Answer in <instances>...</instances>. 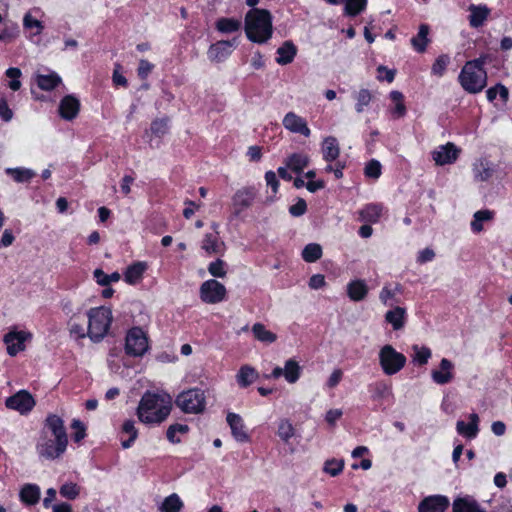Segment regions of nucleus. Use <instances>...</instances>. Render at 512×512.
Wrapping results in <instances>:
<instances>
[{
  "mask_svg": "<svg viewBox=\"0 0 512 512\" xmlns=\"http://www.w3.org/2000/svg\"><path fill=\"white\" fill-rule=\"evenodd\" d=\"M172 410V398L167 393L147 391L141 397L136 415L144 424H160L167 419Z\"/></svg>",
  "mask_w": 512,
  "mask_h": 512,
  "instance_id": "1",
  "label": "nucleus"
},
{
  "mask_svg": "<svg viewBox=\"0 0 512 512\" xmlns=\"http://www.w3.org/2000/svg\"><path fill=\"white\" fill-rule=\"evenodd\" d=\"M245 32L249 40L265 43L272 36V17L268 10L252 9L245 16Z\"/></svg>",
  "mask_w": 512,
  "mask_h": 512,
  "instance_id": "2",
  "label": "nucleus"
},
{
  "mask_svg": "<svg viewBox=\"0 0 512 512\" xmlns=\"http://www.w3.org/2000/svg\"><path fill=\"white\" fill-rule=\"evenodd\" d=\"M485 58L468 61L459 75L461 86L469 93H478L487 84V75L483 69Z\"/></svg>",
  "mask_w": 512,
  "mask_h": 512,
  "instance_id": "3",
  "label": "nucleus"
},
{
  "mask_svg": "<svg viewBox=\"0 0 512 512\" xmlns=\"http://www.w3.org/2000/svg\"><path fill=\"white\" fill-rule=\"evenodd\" d=\"M87 336L95 342L102 340L108 333L113 315L108 307H95L87 312Z\"/></svg>",
  "mask_w": 512,
  "mask_h": 512,
  "instance_id": "4",
  "label": "nucleus"
},
{
  "mask_svg": "<svg viewBox=\"0 0 512 512\" xmlns=\"http://www.w3.org/2000/svg\"><path fill=\"white\" fill-rule=\"evenodd\" d=\"M175 404L184 413H202L206 405L205 393L198 388L188 389L176 397Z\"/></svg>",
  "mask_w": 512,
  "mask_h": 512,
  "instance_id": "5",
  "label": "nucleus"
},
{
  "mask_svg": "<svg viewBox=\"0 0 512 512\" xmlns=\"http://www.w3.org/2000/svg\"><path fill=\"white\" fill-rule=\"evenodd\" d=\"M379 365L384 374L391 376L398 373L406 364L404 354L395 350L392 345H384L378 354Z\"/></svg>",
  "mask_w": 512,
  "mask_h": 512,
  "instance_id": "6",
  "label": "nucleus"
},
{
  "mask_svg": "<svg viewBox=\"0 0 512 512\" xmlns=\"http://www.w3.org/2000/svg\"><path fill=\"white\" fill-rule=\"evenodd\" d=\"M149 349V340L140 327L131 328L125 337V353L132 357H142Z\"/></svg>",
  "mask_w": 512,
  "mask_h": 512,
  "instance_id": "7",
  "label": "nucleus"
},
{
  "mask_svg": "<svg viewBox=\"0 0 512 512\" xmlns=\"http://www.w3.org/2000/svg\"><path fill=\"white\" fill-rule=\"evenodd\" d=\"M67 442L58 441L54 437L49 436L48 433H42L36 450L38 454L48 460H54L60 457L66 450Z\"/></svg>",
  "mask_w": 512,
  "mask_h": 512,
  "instance_id": "8",
  "label": "nucleus"
},
{
  "mask_svg": "<svg viewBox=\"0 0 512 512\" xmlns=\"http://www.w3.org/2000/svg\"><path fill=\"white\" fill-rule=\"evenodd\" d=\"M255 198L256 189L254 187L246 186L238 189L232 196V214L236 217L240 216L253 205Z\"/></svg>",
  "mask_w": 512,
  "mask_h": 512,
  "instance_id": "9",
  "label": "nucleus"
},
{
  "mask_svg": "<svg viewBox=\"0 0 512 512\" xmlns=\"http://www.w3.org/2000/svg\"><path fill=\"white\" fill-rule=\"evenodd\" d=\"M36 401L32 394L27 390H20L14 395L8 397L5 405L8 409L15 410L21 415L29 413L35 406Z\"/></svg>",
  "mask_w": 512,
  "mask_h": 512,
  "instance_id": "10",
  "label": "nucleus"
},
{
  "mask_svg": "<svg viewBox=\"0 0 512 512\" xmlns=\"http://www.w3.org/2000/svg\"><path fill=\"white\" fill-rule=\"evenodd\" d=\"M226 288L216 280H207L200 287V297L205 303L215 304L224 300Z\"/></svg>",
  "mask_w": 512,
  "mask_h": 512,
  "instance_id": "11",
  "label": "nucleus"
},
{
  "mask_svg": "<svg viewBox=\"0 0 512 512\" xmlns=\"http://www.w3.org/2000/svg\"><path fill=\"white\" fill-rule=\"evenodd\" d=\"M32 338V334L27 331L11 330L4 336V343L7 345V353L15 356L25 349V342Z\"/></svg>",
  "mask_w": 512,
  "mask_h": 512,
  "instance_id": "12",
  "label": "nucleus"
},
{
  "mask_svg": "<svg viewBox=\"0 0 512 512\" xmlns=\"http://www.w3.org/2000/svg\"><path fill=\"white\" fill-rule=\"evenodd\" d=\"M234 45L235 39L221 40L212 44L207 51L208 59L215 63L223 62L231 55Z\"/></svg>",
  "mask_w": 512,
  "mask_h": 512,
  "instance_id": "13",
  "label": "nucleus"
},
{
  "mask_svg": "<svg viewBox=\"0 0 512 512\" xmlns=\"http://www.w3.org/2000/svg\"><path fill=\"white\" fill-rule=\"evenodd\" d=\"M460 154L458 149L453 143L448 142L445 145L439 146L432 153L433 160L436 165H446L454 163Z\"/></svg>",
  "mask_w": 512,
  "mask_h": 512,
  "instance_id": "14",
  "label": "nucleus"
},
{
  "mask_svg": "<svg viewBox=\"0 0 512 512\" xmlns=\"http://www.w3.org/2000/svg\"><path fill=\"white\" fill-rule=\"evenodd\" d=\"M282 122L285 129L292 133H298L304 137H309L311 134L307 121L294 112H288Z\"/></svg>",
  "mask_w": 512,
  "mask_h": 512,
  "instance_id": "15",
  "label": "nucleus"
},
{
  "mask_svg": "<svg viewBox=\"0 0 512 512\" xmlns=\"http://www.w3.org/2000/svg\"><path fill=\"white\" fill-rule=\"evenodd\" d=\"M43 433H48L49 436L54 437L58 441L68 443V437L64 427V421L57 415H49L45 420Z\"/></svg>",
  "mask_w": 512,
  "mask_h": 512,
  "instance_id": "16",
  "label": "nucleus"
},
{
  "mask_svg": "<svg viewBox=\"0 0 512 512\" xmlns=\"http://www.w3.org/2000/svg\"><path fill=\"white\" fill-rule=\"evenodd\" d=\"M449 507V499L443 495H433L424 498L419 506V512H445Z\"/></svg>",
  "mask_w": 512,
  "mask_h": 512,
  "instance_id": "17",
  "label": "nucleus"
},
{
  "mask_svg": "<svg viewBox=\"0 0 512 512\" xmlns=\"http://www.w3.org/2000/svg\"><path fill=\"white\" fill-rule=\"evenodd\" d=\"M226 420L236 441L245 443L250 440V437L245 430L243 419L240 415L236 413H228Z\"/></svg>",
  "mask_w": 512,
  "mask_h": 512,
  "instance_id": "18",
  "label": "nucleus"
},
{
  "mask_svg": "<svg viewBox=\"0 0 512 512\" xmlns=\"http://www.w3.org/2000/svg\"><path fill=\"white\" fill-rule=\"evenodd\" d=\"M453 369V363L450 360L443 358L440 362L439 368L432 370L431 377L437 384L443 385L449 383L454 377Z\"/></svg>",
  "mask_w": 512,
  "mask_h": 512,
  "instance_id": "19",
  "label": "nucleus"
},
{
  "mask_svg": "<svg viewBox=\"0 0 512 512\" xmlns=\"http://www.w3.org/2000/svg\"><path fill=\"white\" fill-rule=\"evenodd\" d=\"M79 110V100L72 95H67L60 101L59 114L65 120L74 119L78 115Z\"/></svg>",
  "mask_w": 512,
  "mask_h": 512,
  "instance_id": "20",
  "label": "nucleus"
},
{
  "mask_svg": "<svg viewBox=\"0 0 512 512\" xmlns=\"http://www.w3.org/2000/svg\"><path fill=\"white\" fill-rule=\"evenodd\" d=\"M473 177L476 182L489 180L494 172L493 165L486 159H478L473 164Z\"/></svg>",
  "mask_w": 512,
  "mask_h": 512,
  "instance_id": "21",
  "label": "nucleus"
},
{
  "mask_svg": "<svg viewBox=\"0 0 512 512\" xmlns=\"http://www.w3.org/2000/svg\"><path fill=\"white\" fill-rule=\"evenodd\" d=\"M468 10L470 12L469 24L474 28L482 26L490 14V9L485 5L472 4Z\"/></svg>",
  "mask_w": 512,
  "mask_h": 512,
  "instance_id": "22",
  "label": "nucleus"
},
{
  "mask_svg": "<svg viewBox=\"0 0 512 512\" xmlns=\"http://www.w3.org/2000/svg\"><path fill=\"white\" fill-rule=\"evenodd\" d=\"M224 247V243L220 241L216 232L206 233L201 241V248L208 254L222 253Z\"/></svg>",
  "mask_w": 512,
  "mask_h": 512,
  "instance_id": "23",
  "label": "nucleus"
},
{
  "mask_svg": "<svg viewBox=\"0 0 512 512\" xmlns=\"http://www.w3.org/2000/svg\"><path fill=\"white\" fill-rule=\"evenodd\" d=\"M297 54V47L291 41H285L278 49H277V58L276 62L279 65H287L291 63Z\"/></svg>",
  "mask_w": 512,
  "mask_h": 512,
  "instance_id": "24",
  "label": "nucleus"
},
{
  "mask_svg": "<svg viewBox=\"0 0 512 512\" xmlns=\"http://www.w3.org/2000/svg\"><path fill=\"white\" fill-rule=\"evenodd\" d=\"M340 154L338 140L333 136L324 138L322 143V155L325 161L331 162L336 160Z\"/></svg>",
  "mask_w": 512,
  "mask_h": 512,
  "instance_id": "25",
  "label": "nucleus"
},
{
  "mask_svg": "<svg viewBox=\"0 0 512 512\" xmlns=\"http://www.w3.org/2000/svg\"><path fill=\"white\" fill-rule=\"evenodd\" d=\"M470 423L466 424L464 421H458L456 424V430L459 434L474 438L478 433L479 417L477 414L472 413L469 415Z\"/></svg>",
  "mask_w": 512,
  "mask_h": 512,
  "instance_id": "26",
  "label": "nucleus"
},
{
  "mask_svg": "<svg viewBox=\"0 0 512 512\" xmlns=\"http://www.w3.org/2000/svg\"><path fill=\"white\" fill-rule=\"evenodd\" d=\"M146 269V263L136 262L127 267L124 272V280L130 285H135L140 282Z\"/></svg>",
  "mask_w": 512,
  "mask_h": 512,
  "instance_id": "27",
  "label": "nucleus"
},
{
  "mask_svg": "<svg viewBox=\"0 0 512 512\" xmlns=\"http://www.w3.org/2000/svg\"><path fill=\"white\" fill-rule=\"evenodd\" d=\"M258 376V372L252 366L243 365L236 375V380L240 387L245 388L255 382Z\"/></svg>",
  "mask_w": 512,
  "mask_h": 512,
  "instance_id": "28",
  "label": "nucleus"
},
{
  "mask_svg": "<svg viewBox=\"0 0 512 512\" xmlns=\"http://www.w3.org/2000/svg\"><path fill=\"white\" fill-rule=\"evenodd\" d=\"M406 310L403 307H395L385 314V320L392 325L394 330H400L405 324Z\"/></svg>",
  "mask_w": 512,
  "mask_h": 512,
  "instance_id": "29",
  "label": "nucleus"
},
{
  "mask_svg": "<svg viewBox=\"0 0 512 512\" xmlns=\"http://www.w3.org/2000/svg\"><path fill=\"white\" fill-rule=\"evenodd\" d=\"M309 162L310 159L308 155L302 153H294L286 158L285 165L292 171L300 173L304 168L308 166Z\"/></svg>",
  "mask_w": 512,
  "mask_h": 512,
  "instance_id": "30",
  "label": "nucleus"
},
{
  "mask_svg": "<svg viewBox=\"0 0 512 512\" xmlns=\"http://www.w3.org/2000/svg\"><path fill=\"white\" fill-rule=\"evenodd\" d=\"M368 293V287L363 280H355L347 285V294L352 301L363 300Z\"/></svg>",
  "mask_w": 512,
  "mask_h": 512,
  "instance_id": "31",
  "label": "nucleus"
},
{
  "mask_svg": "<svg viewBox=\"0 0 512 512\" xmlns=\"http://www.w3.org/2000/svg\"><path fill=\"white\" fill-rule=\"evenodd\" d=\"M20 499L27 505H35L40 499V488L34 484H26L20 491Z\"/></svg>",
  "mask_w": 512,
  "mask_h": 512,
  "instance_id": "32",
  "label": "nucleus"
},
{
  "mask_svg": "<svg viewBox=\"0 0 512 512\" xmlns=\"http://www.w3.org/2000/svg\"><path fill=\"white\" fill-rule=\"evenodd\" d=\"M242 22L236 18H219L216 23V29L221 33H233L240 30Z\"/></svg>",
  "mask_w": 512,
  "mask_h": 512,
  "instance_id": "33",
  "label": "nucleus"
},
{
  "mask_svg": "<svg viewBox=\"0 0 512 512\" xmlns=\"http://www.w3.org/2000/svg\"><path fill=\"white\" fill-rule=\"evenodd\" d=\"M453 512H485L476 501L469 498H458L453 502Z\"/></svg>",
  "mask_w": 512,
  "mask_h": 512,
  "instance_id": "34",
  "label": "nucleus"
},
{
  "mask_svg": "<svg viewBox=\"0 0 512 512\" xmlns=\"http://www.w3.org/2000/svg\"><path fill=\"white\" fill-rule=\"evenodd\" d=\"M428 34H429V27L425 24H422L419 27L418 34L411 39V44L416 51L422 53L426 50V46L429 42Z\"/></svg>",
  "mask_w": 512,
  "mask_h": 512,
  "instance_id": "35",
  "label": "nucleus"
},
{
  "mask_svg": "<svg viewBox=\"0 0 512 512\" xmlns=\"http://www.w3.org/2000/svg\"><path fill=\"white\" fill-rule=\"evenodd\" d=\"M493 217L494 212L490 210H479L475 212L471 222V229L475 233L481 232L483 230V223L491 221Z\"/></svg>",
  "mask_w": 512,
  "mask_h": 512,
  "instance_id": "36",
  "label": "nucleus"
},
{
  "mask_svg": "<svg viewBox=\"0 0 512 512\" xmlns=\"http://www.w3.org/2000/svg\"><path fill=\"white\" fill-rule=\"evenodd\" d=\"M252 333L258 341L264 343H273L277 340V335L266 329L261 323H256L252 326Z\"/></svg>",
  "mask_w": 512,
  "mask_h": 512,
  "instance_id": "37",
  "label": "nucleus"
},
{
  "mask_svg": "<svg viewBox=\"0 0 512 512\" xmlns=\"http://www.w3.org/2000/svg\"><path fill=\"white\" fill-rule=\"evenodd\" d=\"M5 172L18 183L28 182L36 175L35 171L23 167L7 168Z\"/></svg>",
  "mask_w": 512,
  "mask_h": 512,
  "instance_id": "38",
  "label": "nucleus"
},
{
  "mask_svg": "<svg viewBox=\"0 0 512 512\" xmlns=\"http://www.w3.org/2000/svg\"><path fill=\"white\" fill-rule=\"evenodd\" d=\"M301 367L297 361L289 359L283 368L284 378L289 383H295L300 377Z\"/></svg>",
  "mask_w": 512,
  "mask_h": 512,
  "instance_id": "39",
  "label": "nucleus"
},
{
  "mask_svg": "<svg viewBox=\"0 0 512 512\" xmlns=\"http://www.w3.org/2000/svg\"><path fill=\"white\" fill-rule=\"evenodd\" d=\"M383 207L380 204L367 205L360 212L362 220L367 222H377L382 215Z\"/></svg>",
  "mask_w": 512,
  "mask_h": 512,
  "instance_id": "40",
  "label": "nucleus"
},
{
  "mask_svg": "<svg viewBox=\"0 0 512 512\" xmlns=\"http://www.w3.org/2000/svg\"><path fill=\"white\" fill-rule=\"evenodd\" d=\"M277 435L283 442L288 443L295 435V428L289 420L281 419L278 422Z\"/></svg>",
  "mask_w": 512,
  "mask_h": 512,
  "instance_id": "41",
  "label": "nucleus"
},
{
  "mask_svg": "<svg viewBox=\"0 0 512 512\" xmlns=\"http://www.w3.org/2000/svg\"><path fill=\"white\" fill-rule=\"evenodd\" d=\"M36 81L42 90L50 91L61 82V78L56 73H51L49 75H38Z\"/></svg>",
  "mask_w": 512,
  "mask_h": 512,
  "instance_id": "42",
  "label": "nucleus"
},
{
  "mask_svg": "<svg viewBox=\"0 0 512 512\" xmlns=\"http://www.w3.org/2000/svg\"><path fill=\"white\" fill-rule=\"evenodd\" d=\"M390 98L394 102V108L392 109V115L395 118H401L406 114V107L404 104V96L399 91H392Z\"/></svg>",
  "mask_w": 512,
  "mask_h": 512,
  "instance_id": "43",
  "label": "nucleus"
},
{
  "mask_svg": "<svg viewBox=\"0 0 512 512\" xmlns=\"http://www.w3.org/2000/svg\"><path fill=\"white\" fill-rule=\"evenodd\" d=\"M122 433L129 436L127 440L122 441L123 448L127 449L138 436V430L135 427V422L133 420H126L122 425Z\"/></svg>",
  "mask_w": 512,
  "mask_h": 512,
  "instance_id": "44",
  "label": "nucleus"
},
{
  "mask_svg": "<svg viewBox=\"0 0 512 512\" xmlns=\"http://www.w3.org/2000/svg\"><path fill=\"white\" fill-rule=\"evenodd\" d=\"M303 259L306 262H315L322 256V248L319 244L311 243L305 246V248L302 251Z\"/></svg>",
  "mask_w": 512,
  "mask_h": 512,
  "instance_id": "45",
  "label": "nucleus"
},
{
  "mask_svg": "<svg viewBox=\"0 0 512 512\" xmlns=\"http://www.w3.org/2000/svg\"><path fill=\"white\" fill-rule=\"evenodd\" d=\"M183 506V502L177 494H171L162 503L161 510L163 512H179Z\"/></svg>",
  "mask_w": 512,
  "mask_h": 512,
  "instance_id": "46",
  "label": "nucleus"
},
{
  "mask_svg": "<svg viewBox=\"0 0 512 512\" xmlns=\"http://www.w3.org/2000/svg\"><path fill=\"white\" fill-rule=\"evenodd\" d=\"M345 11L350 16H356L366 7L367 0H344Z\"/></svg>",
  "mask_w": 512,
  "mask_h": 512,
  "instance_id": "47",
  "label": "nucleus"
},
{
  "mask_svg": "<svg viewBox=\"0 0 512 512\" xmlns=\"http://www.w3.org/2000/svg\"><path fill=\"white\" fill-rule=\"evenodd\" d=\"M187 431V425L173 424L167 429V438L171 443H179L181 440L177 437V434H185Z\"/></svg>",
  "mask_w": 512,
  "mask_h": 512,
  "instance_id": "48",
  "label": "nucleus"
},
{
  "mask_svg": "<svg viewBox=\"0 0 512 512\" xmlns=\"http://www.w3.org/2000/svg\"><path fill=\"white\" fill-rule=\"evenodd\" d=\"M414 357L413 361L419 365H425L431 357V350L427 347L413 346Z\"/></svg>",
  "mask_w": 512,
  "mask_h": 512,
  "instance_id": "49",
  "label": "nucleus"
},
{
  "mask_svg": "<svg viewBox=\"0 0 512 512\" xmlns=\"http://www.w3.org/2000/svg\"><path fill=\"white\" fill-rule=\"evenodd\" d=\"M450 62V58L447 55H440L432 65V74L437 77L443 76L446 67Z\"/></svg>",
  "mask_w": 512,
  "mask_h": 512,
  "instance_id": "50",
  "label": "nucleus"
},
{
  "mask_svg": "<svg viewBox=\"0 0 512 512\" xmlns=\"http://www.w3.org/2000/svg\"><path fill=\"white\" fill-rule=\"evenodd\" d=\"M356 100V111L361 113L364 110V107L368 106L371 102L372 94L367 89H361L356 96Z\"/></svg>",
  "mask_w": 512,
  "mask_h": 512,
  "instance_id": "51",
  "label": "nucleus"
},
{
  "mask_svg": "<svg viewBox=\"0 0 512 512\" xmlns=\"http://www.w3.org/2000/svg\"><path fill=\"white\" fill-rule=\"evenodd\" d=\"M208 271L212 276L218 278H224L227 274L225 263L221 259L211 262L208 266Z\"/></svg>",
  "mask_w": 512,
  "mask_h": 512,
  "instance_id": "52",
  "label": "nucleus"
},
{
  "mask_svg": "<svg viewBox=\"0 0 512 512\" xmlns=\"http://www.w3.org/2000/svg\"><path fill=\"white\" fill-rule=\"evenodd\" d=\"M6 76L11 79L9 82V87L13 91H17L21 88V82L19 78L22 75V72L19 68H9L6 70Z\"/></svg>",
  "mask_w": 512,
  "mask_h": 512,
  "instance_id": "53",
  "label": "nucleus"
},
{
  "mask_svg": "<svg viewBox=\"0 0 512 512\" xmlns=\"http://www.w3.org/2000/svg\"><path fill=\"white\" fill-rule=\"evenodd\" d=\"M344 467V461L343 460H328L324 464V471L331 476H337Z\"/></svg>",
  "mask_w": 512,
  "mask_h": 512,
  "instance_id": "54",
  "label": "nucleus"
},
{
  "mask_svg": "<svg viewBox=\"0 0 512 512\" xmlns=\"http://www.w3.org/2000/svg\"><path fill=\"white\" fill-rule=\"evenodd\" d=\"M69 331L75 338H84L87 336V329L83 325L78 323L75 316L71 317L69 321Z\"/></svg>",
  "mask_w": 512,
  "mask_h": 512,
  "instance_id": "55",
  "label": "nucleus"
},
{
  "mask_svg": "<svg viewBox=\"0 0 512 512\" xmlns=\"http://www.w3.org/2000/svg\"><path fill=\"white\" fill-rule=\"evenodd\" d=\"M80 493V488L75 483H66L61 486L60 494L68 499H75Z\"/></svg>",
  "mask_w": 512,
  "mask_h": 512,
  "instance_id": "56",
  "label": "nucleus"
},
{
  "mask_svg": "<svg viewBox=\"0 0 512 512\" xmlns=\"http://www.w3.org/2000/svg\"><path fill=\"white\" fill-rule=\"evenodd\" d=\"M365 174L368 177L377 179L381 175V164L377 160H371L365 167Z\"/></svg>",
  "mask_w": 512,
  "mask_h": 512,
  "instance_id": "57",
  "label": "nucleus"
},
{
  "mask_svg": "<svg viewBox=\"0 0 512 512\" xmlns=\"http://www.w3.org/2000/svg\"><path fill=\"white\" fill-rule=\"evenodd\" d=\"M23 25L26 29H34L35 28L36 29L35 34H40L43 30L42 23L39 20L33 18L30 13H27L24 16Z\"/></svg>",
  "mask_w": 512,
  "mask_h": 512,
  "instance_id": "58",
  "label": "nucleus"
},
{
  "mask_svg": "<svg viewBox=\"0 0 512 512\" xmlns=\"http://www.w3.org/2000/svg\"><path fill=\"white\" fill-rule=\"evenodd\" d=\"M497 94H500L501 98L506 101L507 98H508V90L506 87L502 86V85H497L495 87H492L490 89L487 90V98L488 100L490 101H493Z\"/></svg>",
  "mask_w": 512,
  "mask_h": 512,
  "instance_id": "59",
  "label": "nucleus"
},
{
  "mask_svg": "<svg viewBox=\"0 0 512 512\" xmlns=\"http://www.w3.org/2000/svg\"><path fill=\"white\" fill-rule=\"evenodd\" d=\"M17 36L18 30L16 26L11 28L6 27L0 32V41L11 43Z\"/></svg>",
  "mask_w": 512,
  "mask_h": 512,
  "instance_id": "60",
  "label": "nucleus"
},
{
  "mask_svg": "<svg viewBox=\"0 0 512 512\" xmlns=\"http://www.w3.org/2000/svg\"><path fill=\"white\" fill-rule=\"evenodd\" d=\"M0 117L6 122L13 118V112L4 98L0 99Z\"/></svg>",
  "mask_w": 512,
  "mask_h": 512,
  "instance_id": "61",
  "label": "nucleus"
},
{
  "mask_svg": "<svg viewBox=\"0 0 512 512\" xmlns=\"http://www.w3.org/2000/svg\"><path fill=\"white\" fill-rule=\"evenodd\" d=\"M246 155L251 162H258L262 158V148L257 145L250 146L247 149Z\"/></svg>",
  "mask_w": 512,
  "mask_h": 512,
  "instance_id": "62",
  "label": "nucleus"
},
{
  "mask_svg": "<svg viewBox=\"0 0 512 512\" xmlns=\"http://www.w3.org/2000/svg\"><path fill=\"white\" fill-rule=\"evenodd\" d=\"M72 428L76 430L73 438L75 442L81 441L85 437V427L79 420H73Z\"/></svg>",
  "mask_w": 512,
  "mask_h": 512,
  "instance_id": "63",
  "label": "nucleus"
},
{
  "mask_svg": "<svg viewBox=\"0 0 512 512\" xmlns=\"http://www.w3.org/2000/svg\"><path fill=\"white\" fill-rule=\"evenodd\" d=\"M307 209L306 202L303 199H299L296 204L292 205L289 209L293 216H301Z\"/></svg>",
  "mask_w": 512,
  "mask_h": 512,
  "instance_id": "64",
  "label": "nucleus"
}]
</instances>
